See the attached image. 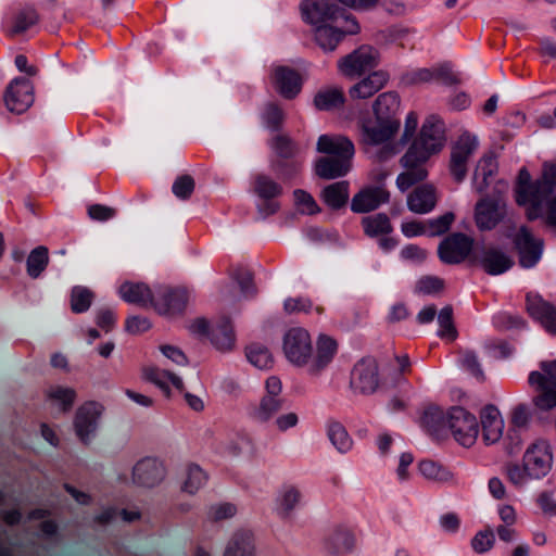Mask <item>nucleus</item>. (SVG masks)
<instances>
[{
  "label": "nucleus",
  "mask_w": 556,
  "mask_h": 556,
  "mask_svg": "<svg viewBox=\"0 0 556 556\" xmlns=\"http://www.w3.org/2000/svg\"><path fill=\"white\" fill-rule=\"evenodd\" d=\"M445 142V127L438 115H430L422 124L419 137L413 142L407 152L401 157L405 172L400 174L396 185L401 191H406L413 185L426 179L428 173L424 164L430 155L439 152Z\"/></svg>",
  "instance_id": "1"
},
{
  "label": "nucleus",
  "mask_w": 556,
  "mask_h": 556,
  "mask_svg": "<svg viewBox=\"0 0 556 556\" xmlns=\"http://www.w3.org/2000/svg\"><path fill=\"white\" fill-rule=\"evenodd\" d=\"M337 342L321 334L317 340L316 353L309 333L300 327L291 328L283 338V352L290 363L295 366H307L311 375H318L332 361L337 352Z\"/></svg>",
  "instance_id": "2"
},
{
  "label": "nucleus",
  "mask_w": 556,
  "mask_h": 556,
  "mask_svg": "<svg viewBox=\"0 0 556 556\" xmlns=\"http://www.w3.org/2000/svg\"><path fill=\"white\" fill-rule=\"evenodd\" d=\"M552 185H556L555 166L544 164L542 177L534 182H531L530 174L526 168L520 169L516 187V202L519 205L527 206L529 220L538 219L541 214L540 200L551 190Z\"/></svg>",
  "instance_id": "3"
},
{
  "label": "nucleus",
  "mask_w": 556,
  "mask_h": 556,
  "mask_svg": "<svg viewBox=\"0 0 556 556\" xmlns=\"http://www.w3.org/2000/svg\"><path fill=\"white\" fill-rule=\"evenodd\" d=\"M540 368L543 372H530L529 383L540 391L533 397L534 406L540 410L547 412L556 407V359L541 362Z\"/></svg>",
  "instance_id": "4"
},
{
  "label": "nucleus",
  "mask_w": 556,
  "mask_h": 556,
  "mask_svg": "<svg viewBox=\"0 0 556 556\" xmlns=\"http://www.w3.org/2000/svg\"><path fill=\"white\" fill-rule=\"evenodd\" d=\"M380 54L371 46L363 45L338 61L339 72L350 79L361 77L378 66Z\"/></svg>",
  "instance_id": "5"
},
{
  "label": "nucleus",
  "mask_w": 556,
  "mask_h": 556,
  "mask_svg": "<svg viewBox=\"0 0 556 556\" xmlns=\"http://www.w3.org/2000/svg\"><path fill=\"white\" fill-rule=\"evenodd\" d=\"M400 121H383L365 118L359 123V144L364 152H370L372 148L394 138L400 129Z\"/></svg>",
  "instance_id": "6"
},
{
  "label": "nucleus",
  "mask_w": 556,
  "mask_h": 556,
  "mask_svg": "<svg viewBox=\"0 0 556 556\" xmlns=\"http://www.w3.org/2000/svg\"><path fill=\"white\" fill-rule=\"evenodd\" d=\"M447 426L448 431L460 445L470 447L475 444L479 433L475 415L463 407H452L447 413Z\"/></svg>",
  "instance_id": "7"
},
{
  "label": "nucleus",
  "mask_w": 556,
  "mask_h": 556,
  "mask_svg": "<svg viewBox=\"0 0 556 556\" xmlns=\"http://www.w3.org/2000/svg\"><path fill=\"white\" fill-rule=\"evenodd\" d=\"M506 202L501 195L484 194L475 205V223L479 230L494 229L506 216Z\"/></svg>",
  "instance_id": "8"
},
{
  "label": "nucleus",
  "mask_w": 556,
  "mask_h": 556,
  "mask_svg": "<svg viewBox=\"0 0 556 556\" xmlns=\"http://www.w3.org/2000/svg\"><path fill=\"white\" fill-rule=\"evenodd\" d=\"M380 384L379 365L376 358L366 356L359 359L351 372L350 386L356 393L368 395L377 391Z\"/></svg>",
  "instance_id": "9"
},
{
  "label": "nucleus",
  "mask_w": 556,
  "mask_h": 556,
  "mask_svg": "<svg viewBox=\"0 0 556 556\" xmlns=\"http://www.w3.org/2000/svg\"><path fill=\"white\" fill-rule=\"evenodd\" d=\"M478 148V140L469 132L462 134L453 144L450 160V172L456 182H460L467 175V164Z\"/></svg>",
  "instance_id": "10"
},
{
  "label": "nucleus",
  "mask_w": 556,
  "mask_h": 556,
  "mask_svg": "<svg viewBox=\"0 0 556 556\" xmlns=\"http://www.w3.org/2000/svg\"><path fill=\"white\" fill-rule=\"evenodd\" d=\"M522 463L530 479L545 477L552 468L553 456L549 444L544 440L533 442L525 452Z\"/></svg>",
  "instance_id": "11"
},
{
  "label": "nucleus",
  "mask_w": 556,
  "mask_h": 556,
  "mask_svg": "<svg viewBox=\"0 0 556 556\" xmlns=\"http://www.w3.org/2000/svg\"><path fill=\"white\" fill-rule=\"evenodd\" d=\"M3 100L10 112L16 114L26 112L35 100L34 85L27 78H14L5 88Z\"/></svg>",
  "instance_id": "12"
},
{
  "label": "nucleus",
  "mask_w": 556,
  "mask_h": 556,
  "mask_svg": "<svg viewBox=\"0 0 556 556\" xmlns=\"http://www.w3.org/2000/svg\"><path fill=\"white\" fill-rule=\"evenodd\" d=\"M513 242L521 267L531 268L536 265L543 252L544 242L542 239L534 237L526 226H521Z\"/></svg>",
  "instance_id": "13"
},
{
  "label": "nucleus",
  "mask_w": 556,
  "mask_h": 556,
  "mask_svg": "<svg viewBox=\"0 0 556 556\" xmlns=\"http://www.w3.org/2000/svg\"><path fill=\"white\" fill-rule=\"evenodd\" d=\"M189 293L184 287H160L153 302V308L161 315L173 316L185 311Z\"/></svg>",
  "instance_id": "14"
},
{
  "label": "nucleus",
  "mask_w": 556,
  "mask_h": 556,
  "mask_svg": "<svg viewBox=\"0 0 556 556\" xmlns=\"http://www.w3.org/2000/svg\"><path fill=\"white\" fill-rule=\"evenodd\" d=\"M166 470L162 460L155 457H143L138 460L131 472L134 484L141 488H154L165 478Z\"/></svg>",
  "instance_id": "15"
},
{
  "label": "nucleus",
  "mask_w": 556,
  "mask_h": 556,
  "mask_svg": "<svg viewBox=\"0 0 556 556\" xmlns=\"http://www.w3.org/2000/svg\"><path fill=\"white\" fill-rule=\"evenodd\" d=\"M303 18L313 25L338 22L340 8L331 0H303L300 5Z\"/></svg>",
  "instance_id": "16"
},
{
  "label": "nucleus",
  "mask_w": 556,
  "mask_h": 556,
  "mask_svg": "<svg viewBox=\"0 0 556 556\" xmlns=\"http://www.w3.org/2000/svg\"><path fill=\"white\" fill-rule=\"evenodd\" d=\"M389 200L390 192L383 185L367 186L352 198L351 210L354 213H368L388 203Z\"/></svg>",
  "instance_id": "17"
},
{
  "label": "nucleus",
  "mask_w": 556,
  "mask_h": 556,
  "mask_svg": "<svg viewBox=\"0 0 556 556\" xmlns=\"http://www.w3.org/2000/svg\"><path fill=\"white\" fill-rule=\"evenodd\" d=\"M101 406L96 402H87L78 407L75 414L74 428L76 435L84 444H88L90 437L97 430V422L101 414Z\"/></svg>",
  "instance_id": "18"
},
{
  "label": "nucleus",
  "mask_w": 556,
  "mask_h": 556,
  "mask_svg": "<svg viewBox=\"0 0 556 556\" xmlns=\"http://www.w3.org/2000/svg\"><path fill=\"white\" fill-rule=\"evenodd\" d=\"M472 240L464 233H453L439 245V256L447 264L463 262L472 249Z\"/></svg>",
  "instance_id": "19"
},
{
  "label": "nucleus",
  "mask_w": 556,
  "mask_h": 556,
  "mask_svg": "<svg viewBox=\"0 0 556 556\" xmlns=\"http://www.w3.org/2000/svg\"><path fill=\"white\" fill-rule=\"evenodd\" d=\"M316 150L319 153L327 154V156L351 160L355 154L354 143L342 135H321L317 140Z\"/></svg>",
  "instance_id": "20"
},
{
  "label": "nucleus",
  "mask_w": 556,
  "mask_h": 556,
  "mask_svg": "<svg viewBox=\"0 0 556 556\" xmlns=\"http://www.w3.org/2000/svg\"><path fill=\"white\" fill-rule=\"evenodd\" d=\"M274 85L286 99H294L302 89V78L298 71L288 66H278L274 71Z\"/></svg>",
  "instance_id": "21"
},
{
  "label": "nucleus",
  "mask_w": 556,
  "mask_h": 556,
  "mask_svg": "<svg viewBox=\"0 0 556 556\" xmlns=\"http://www.w3.org/2000/svg\"><path fill=\"white\" fill-rule=\"evenodd\" d=\"M482 438L486 444L496 443L503 435L504 421L500 410L486 405L480 413Z\"/></svg>",
  "instance_id": "22"
},
{
  "label": "nucleus",
  "mask_w": 556,
  "mask_h": 556,
  "mask_svg": "<svg viewBox=\"0 0 556 556\" xmlns=\"http://www.w3.org/2000/svg\"><path fill=\"white\" fill-rule=\"evenodd\" d=\"M528 313L552 334H556V308L539 296H527Z\"/></svg>",
  "instance_id": "23"
},
{
  "label": "nucleus",
  "mask_w": 556,
  "mask_h": 556,
  "mask_svg": "<svg viewBox=\"0 0 556 556\" xmlns=\"http://www.w3.org/2000/svg\"><path fill=\"white\" fill-rule=\"evenodd\" d=\"M528 313L552 334H556V308L539 296H527Z\"/></svg>",
  "instance_id": "24"
},
{
  "label": "nucleus",
  "mask_w": 556,
  "mask_h": 556,
  "mask_svg": "<svg viewBox=\"0 0 556 556\" xmlns=\"http://www.w3.org/2000/svg\"><path fill=\"white\" fill-rule=\"evenodd\" d=\"M352 168V160L348 157L323 156L315 163V173L323 179H336L345 176Z\"/></svg>",
  "instance_id": "25"
},
{
  "label": "nucleus",
  "mask_w": 556,
  "mask_h": 556,
  "mask_svg": "<svg viewBox=\"0 0 556 556\" xmlns=\"http://www.w3.org/2000/svg\"><path fill=\"white\" fill-rule=\"evenodd\" d=\"M437 204L435 189L431 185H421L415 188L407 197L408 208L416 214H426Z\"/></svg>",
  "instance_id": "26"
},
{
  "label": "nucleus",
  "mask_w": 556,
  "mask_h": 556,
  "mask_svg": "<svg viewBox=\"0 0 556 556\" xmlns=\"http://www.w3.org/2000/svg\"><path fill=\"white\" fill-rule=\"evenodd\" d=\"M389 80V75L383 71H374L367 77L355 84L350 89L353 99H367L382 89Z\"/></svg>",
  "instance_id": "27"
},
{
  "label": "nucleus",
  "mask_w": 556,
  "mask_h": 556,
  "mask_svg": "<svg viewBox=\"0 0 556 556\" xmlns=\"http://www.w3.org/2000/svg\"><path fill=\"white\" fill-rule=\"evenodd\" d=\"M421 426L437 441H441L447 437V414L439 407H428L421 417Z\"/></svg>",
  "instance_id": "28"
},
{
  "label": "nucleus",
  "mask_w": 556,
  "mask_h": 556,
  "mask_svg": "<svg viewBox=\"0 0 556 556\" xmlns=\"http://www.w3.org/2000/svg\"><path fill=\"white\" fill-rule=\"evenodd\" d=\"M479 263L489 275H501L514 265L510 256L494 248L484 250L479 258Z\"/></svg>",
  "instance_id": "29"
},
{
  "label": "nucleus",
  "mask_w": 556,
  "mask_h": 556,
  "mask_svg": "<svg viewBox=\"0 0 556 556\" xmlns=\"http://www.w3.org/2000/svg\"><path fill=\"white\" fill-rule=\"evenodd\" d=\"M224 556H255L253 532L245 529L235 532L225 548Z\"/></svg>",
  "instance_id": "30"
},
{
  "label": "nucleus",
  "mask_w": 556,
  "mask_h": 556,
  "mask_svg": "<svg viewBox=\"0 0 556 556\" xmlns=\"http://www.w3.org/2000/svg\"><path fill=\"white\" fill-rule=\"evenodd\" d=\"M118 292L124 301L142 307L153 306L155 301L151 289L142 282H125L119 287Z\"/></svg>",
  "instance_id": "31"
},
{
  "label": "nucleus",
  "mask_w": 556,
  "mask_h": 556,
  "mask_svg": "<svg viewBox=\"0 0 556 556\" xmlns=\"http://www.w3.org/2000/svg\"><path fill=\"white\" fill-rule=\"evenodd\" d=\"M355 538L345 527H337L327 538L326 548L332 555H344L354 549Z\"/></svg>",
  "instance_id": "32"
},
{
  "label": "nucleus",
  "mask_w": 556,
  "mask_h": 556,
  "mask_svg": "<svg viewBox=\"0 0 556 556\" xmlns=\"http://www.w3.org/2000/svg\"><path fill=\"white\" fill-rule=\"evenodd\" d=\"M143 378L157 386L166 396H169L170 394L168 382H172V384L179 391H182L185 388L182 380L177 375L157 367L144 368Z\"/></svg>",
  "instance_id": "33"
},
{
  "label": "nucleus",
  "mask_w": 556,
  "mask_h": 556,
  "mask_svg": "<svg viewBox=\"0 0 556 556\" xmlns=\"http://www.w3.org/2000/svg\"><path fill=\"white\" fill-rule=\"evenodd\" d=\"M372 109L375 116L379 119L400 121L397 118L400 97L395 92L389 91L381 93L374 102Z\"/></svg>",
  "instance_id": "34"
},
{
  "label": "nucleus",
  "mask_w": 556,
  "mask_h": 556,
  "mask_svg": "<svg viewBox=\"0 0 556 556\" xmlns=\"http://www.w3.org/2000/svg\"><path fill=\"white\" fill-rule=\"evenodd\" d=\"M497 172V162L493 155L483 156L473 173V189L482 194L489 187V179Z\"/></svg>",
  "instance_id": "35"
},
{
  "label": "nucleus",
  "mask_w": 556,
  "mask_h": 556,
  "mask_svg": "<svg viewBox=\"0 0 556 556\" xmlns=\"http://www.w3.org/2000/svg\"><path fill=\"white\" fill-rule=\"evenodd\" d=\"M211 342L222 351H231L236 343V337L228 318H222L211 331Z\"/></svg>",
  "instance_id": "36"
},
{
  "label": "nucleus",
  "mask_w": 556,
  "mask_h": 556,
  "mask_svg": "<svg viewBox=\"0 0 556 556\" xmlns=\"http://www.w3.org/2000/svg\"><path fill=\"white\" fill-rule=\"evenodd\" d=\"M314 39L317 46L325 52H332L343 40V37L338 26L324 24L315 28Z\"/></svg>",
  "instance_id": "37"
},
{
  "label": "nucleus",
  "mask_w": 556,
  "mask_h": 556,
  "mask_svg": "<svg viewBox=\"0 0 556 556\" xmlns=\"http://www.w3.org/2000/svg\"><path fill=\"white\" fill-rule=\"evenodd\" d=\"M345 102L342 89L328 87L320 89L314 97V105L318 111L340 109Z\"/></svg>",
  "instance_id": "38"
},
{
  "label": "nucleus",
  "mask_w": 556,
  "mask_h": 556,
  "mask_svg": "<svg viewBox=\"0 0 556 556\" xmlns=\"http://www.w3.org/2000/svg\"><path fill=\"white\" fill-rule=\"evenodd\" d=\"M361 224L365 235L371 238L389 235L393 230L390 218L384 213L365 216Z\"/></svg>",
  "instance_id": "39"
},
{
  "label": "nucleus",
  "mask_w": 556,
  "mask_h": 556,
  "mask_svg": "<svg viewBox=\"0 0 556 556\" xmlns=\"http://www.w3.org/2000/svg\"><path fill=\"white\" fill-rule=\"evenodd\" d=\"M321 197L331 208L338 210L344 206L349 199V182L339 181L327 186L323 190Z\"/></svg>",
  "instance_id": "40"
},
{
  "label": "nucleus",
  "mask_w": 556,
  "mask_h": 556,
  "mask_svg": "<svg viewBox=\"0 0 556 556\" xmlns=\"http://www.w3.org/2000/svg\"><path fill=\"white\" fill-rule=\"evenodd\" d=\"M420 473L428 480L446 483L452 482L454 475L442 464L432 459H424L418 464Z\"/></svg>",
  "instance_id": "41"
},
{
  "label": "nucleus",
  "mask_w": 556,
  "mask_h": 556,
  "mask_svg": "<svg viewBox=\"0 0 556 556\" xmlns=\"http://www.w3.org/2000/svg\"><path fill=\"white\" fill-rule=\"evenodd\" d=\"M49 264V250L43 245H39L30 251L26 260L27 275L37 279Z\"/></svg>",
  "instance_id": "42"
},
{
  "label": "nucleus",
  "mask_w": 556,
  "mask_h": 556,
  "mask_svg": "<svg viewBox=\"0 0 556 556\" xmlns=\"http://www.w3.org/2000/svg\"><path fill=\"white\" fill-rule=\"evenodd\" d=\"M38 21L39 15L36 9L33 7H25L14 15L9 34L11 36L23 34L28 28L36 25Z\"/></svg>",
  "instance_id": "43"
},
{
  "label": "nucleus",
  "mask_w": 556,
  "mask_h": 556,
  "mask_svg": "<svg viewBox=\"0 0 556 556\" xmlns=\"http://www.w3.org/2000/svg\"><path fill=\"white\" fill-rule=\"evenodd\" d=\"M206 473L195 464H190L186 468V478L181 490L189 494H195L206 482Z\"/></svg>",
  "instance_id": "44"
},
{
  "label": "nucleus",
  "mask_w": 556,
  "mask_h": 556,
  "mask_svg": "<svg viewBox=\"0 0 556 556\" xmlns=\"http://www.w3.org/2000/svg\"><path fill=\"white\" fill-rule=\"evenodd\" d=\"M282 404L283 400L280 397L264 395L252 416L258 421L266 422L282 408Z\"/></svg>",
  "instance_id": "45"
},
{
  "label": "nucleus",
  "mask_w": 556,
  "mask_h": 556,
  "mask_svg": "<svg viewBox=\"0 0 556 556\" xmlns=\"http://www.w3.org/2000/svg\"><path fill=\"white\" fill-rule=\"evenodd\" d=\"M254 192L262 199L270 200L279 197L282 193V188L269 176L258 174L254 180Z\"/></svg>",
  "instance_id": "46"
},
{
  "label": "nucleus",
  "mask_w": 556,
  "mask_h": 556,
  "mask_svg": "<svg viewBox=\"0 0 556 556\" xmlns=\"http://www.w3.org/2000/svg\"><path fill=\"white\" fill-rule=\"evenodd\" d=\"M93 299L94 293L90 289L76 286L71 292V309L76 314L87 312L91 306Z\"/></svg>",
  "instance_id": "47"
},
{
  "label": "nucleus",
  "mask_w": 556,
  "mask_h": 556,
  "mask_svg": "<svg viewBox=\"0 0 556 556\" xmlns=\"http://www.w3.org/2000/svg\"><path fill=\"white\" fill-rule=\"evenodd\" d=\"M556 185L551 186V190L544 194L540 200L541 214L538 218L543 217L546 225L556 229Z\"/></svg>",
  "instance_id": "48"
},
{
  "label": "nucleus",
  "mask_w": 556,
  "mask_h": 556,
  "mask_svg": "<svg viewBox=\"0 0 556 556\" xmlns=\"http://www.w3.org/2000/svg\"><path fill=\"white\" fill-rule=\"evenodd\" d=\"M328 437L331 443L334 445V447L341 453H344L352 447V440L348 431L345 430L343 425H341L338 421L329 422Z\"/></svg>",
  "instance_id": "49"
},
{
  "label": "nucleus",
  "mask_w": 556,
  "mask_h": 556,
  "mask_svg": "<svg viewBox=\"0 0 556 556\" xmlns=\"http://www.w3.org/2000/svg\"><path fill=\"white\" fill-rule=\"evenodd\" d=\"M277 160H292L299 153L296 143L286 135H277L271 142Z\"/></svg>",
  "instance_id": "50"
},
{
  "label": "nucleus",
  "mask_w": 556,
  "mask_h": 556,
  "mask_svg": "<svg viewBox=\"0 0 556 556\" xmlns=\"http://www.w3.org/2000/svg\"><path fill=\"white\" fill-rule=\"evenodd\" d=\"M249 362L260 369H267L273 366L274 359L269 350L260 344H251L247 349Z\"/></svg>",
  "instance_id": "51"
},
{
  "label": "nucleus",
  "mask_w": 556,
  "mask_h": 556,
  "mask_svg": "<svg viewBox=\"0 0 556 556\" xmlns=\"http://www.w3.org/2000/svg\"><path fill=\"white\" fill-rule=\"evenodd\" d=\"M47 395L49 399L60 403L63 412H68L76 399V392L72 388H64L61 386L51 387Z\"/></svg>",
  "instance_id": "52"
},
{
  "label": "nucleus",
  "mask_w": 556,
  "mask_h": 556,
  "mask_svg": "<svg viewBox=\"0 0 556 556\" xmlns=\"http://www.w3.org/2000/svg\"><path fill=\"white\" fill-rule=\"evenodd\" d=\"M438 321L440 325L439 336L447 338L451 341L455 340L457 331L454 325L453 308L451 305H447L440 311Z\"/></svg>",
  "instance_id": "53"
},
{
  "label": "nucleus",
  "mask_w": 556,
  "mask_h": 556,
  "mask_svg": "<svg viewBox=\"0 0 556 556\" xmlns=\"http://www.w3.org/2000/svg\"><path fill=\"white\" fill-rule=\"evenodd\" d=\"M300 500L301 493L295 486H285L279 497V513L283 517H288Z\"/></svg>",
  "instance_id": "54"
},
{
  "label": "nucleus",
  "mask_w": 556,
  "mask_h": 556,
  "mask_svg": "<svg viewBox=\"0 0 556 556\" xmlns=\"http://www.w3.org/2000/svg\"><path fill=\"white\" fill-rule=\"evenodd\" d=\"M262 117L268 128L279 130L285 121V113L278 104L270 102L265 105Z\"/></svg>",
  "instance_id": "55"
},
{
  "label": "nucleus",
  "mask_w": 556,
  "mask_h": 556,
  "mask_svg": "<svg viewBox=\"0 0 556 556\" xmlns=\"http://www.w3.org/2000/svg\"><path fill=\"white\" fill-rule=\"evenodd\" d=\"M195 188V181L192 178V176L186 174L178 176L172 187L173 193L181 199V200H188Z\"/></svg>",
  "instance_id": "56"
},
{
  "label": "nucleus",
  "mask_w": 556,
  "mask_h": 556,
  "mask_svg": "<svg viewBox=\"0 0 556 556\" xmlns=\"http://www.w3.org/2000/svg\"><path fill=\"white\" fill-rule=\"evenodd\" d=\"M495 542V536L492 529L486 528L476 533L471 540V547L476 553H485L490 551Z\"/></svg>",
  "instance_id": "57"
},
{
  "label": "nucleus",
  "mask_w": 556,
  "mask_h": 556,
  "mask_svg": "<svg viewBox=\"0 0 556 556\" xmlns=\"http://www.w3.org/2000/svg\"><path fill=\"white\" fill-rule=\"evenodd\" d=\"M504 472L509 480L516 486H522L529 478V472L526 470V465L522 466L517 463H507L504 466Z\"/></svg>",
  "instance_id": "58"
},
{
  "label": "nucleus",
  "mask_w": 556,
  "mask_h": 556,
  "mask_svg": "<svg viewBox=\"0 0 556 556\" xmlns=\"http://www.w3.org/2000/svg\"><path fill=\"white\" fill-rule=\"evenodd\" d=\"M397 147L392 142V140L387 141L384 143H379L378 147L372 148L370 152H365L374 162L383 163L395 154H397Z\"/></svg>",
  "instance_id": "59"
},
{
  "label": "nucleus",
  "mask_w": 556,
  "mask_h": 556,
  "mask_svg": "<svg viewBox=\"0 0 556 556\" xmlns=\"http://www.w3.org/2000/svg\"><path fill=\"white\" fill-rule=\"evenodd\" d=\"M273 170L280 177L291 178L299 173L301 163L292 160H276L271 164Z\"/></svg>",
  "instance_id": "60"
},
{
  "label": "nucleus",
  "mask_w": 556,
  "mask_h": 556,
  "mask_svg": "<svg viewBox=\"0 0 556 556\" xmlns=\"http://www.w3.org/2000/svg\"><path fill=\"white\" fill-rule=\"evenodd\" d=\"M342 33V37L344 38L346 35H355L359 31L358 22L352 14L345 12V10L340 9L339 21L333 22Z\"/></svg>",
  "instance_id": "61"
},
{
  "label": "nucleus",
  "mask_w": 556,
  "mask_h": 556,
  "mask_svg": "<svg viewBox=\"0 0 556 556\" xmlns=\"http://www.w3.org/2000/svg\"><path fill=\"white\" fill-rule=\"evenodd\" d=\"M236 281L238 282L241 292L245 296H253L256 293V288L253 282V275L247 269H237L233 274Z\"/></svg>",
  "instance_id": "62"
},
{
  "label": "nucleus",
  "mask_w": 556,
  "mask_h": 556,
  "mask_svg": "<svg viewBox=\"0 0 556 556\" xmlns=\"http://www.w3.org/2000/svg\"><path fill=\"white\" fill-rule=\"evenodd\" d=\"M522 437L518 429H509L503 440L504 448L508 455H515L521 451Z\"/></svg>",
  "instance_id": "63"
},
{
  "label": "nucleus",
  "mask_w": 556,
  "mask_h": 556,
  "mask_svg": "<svg viewBox=\"0 0 556 556\" xmlns=\"http://www.w3.org/2000/svg\"><path fill=\"white\" fill-rule=\"evenodd\" d=\"M295 202L301 206V212L305 214H315L318 212V205L313 197L304 190L298 189L293 192Z\"/></svg>",
  "instance_id": "64"
}]
</instances>
